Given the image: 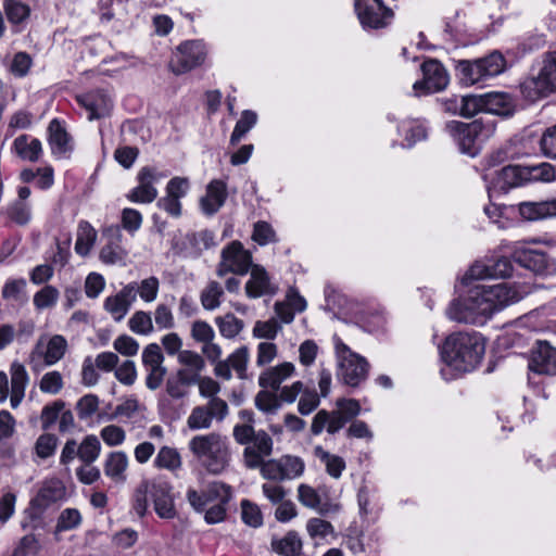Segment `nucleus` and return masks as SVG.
Instances as JSON below:
<instances>
[{
	"label": "nucleus",
	"mask_w": 556,
	"mask_h": 556,
	"mask_svg": "<svg viewBox=\"0 0 556 556\" xmlns=\"http://www.w3.org/2000/svg\"><path fill=\"white\" fill-rule=\"evenodd\" d=\"M460 116L472 117L484 112L483 94H467L460 97Z\"/></svg>",
	"instance_id": "nucleus-49"
},
{
	"label": "nucleus",
	"mask_w": 556,
	"mask_h": 556,
	"mask_svg": "<svg viewBox=\"0 0 556 556\" xmlns=\"http://www.w3.org/2000/svg\"><path fill=\"white\" fill-rule=\"evenodd\" d=\"M254 402L257 409L268 415L276 414L281 407L278 393L273 390L268 391L265 389L260 391L256 394Z\"/></svg>",
	"instance_id": "nucleus-42"
},
{
	"label": "nucleus",
	"mask_w": 556,
	"mask_h": 556,
	"mask_svg": "<svg viewBox=\"0 0 556 556\" xmlns=\"http://www.w3.org/2000/svg\"><path fill=\"white\" fill-rule=\"evenodd\" d=\"M58 438L51 433H43L38 437L35 443V453L45 459L52 456L56 450Z\"/></svg>",
	"instance_id": "nucleus-55"
},
{
	"label": "nucleus",
	"mask_w": 556,
	"mask_h": 556,
	"mask_svg": "<svg viewBox=\"0 0 556 556\" xmlns=\"http://www.w3.org/2000/svg\"><path fill=\"white\" fill-rule=\"evenodd\" d=\"M252 267L251 252L243 245H226L222 252V261L217 267V275L225 276L228 273L245 275Z\"/></svg>",
	"instance_id": "nucleus-17"
},
{
	"label": "nucleus",
	"mask_w": 556,
	"mask_h": 556,
	"mask_svg": "<svg viewBox=\"0 0 556 556\" xmlns=\"http://www.w3.org/2000/svg\"><path fill=\"white\" fill-rule=\"evenodd\" d=\"M505 67L506 60L498 51L476 60H459L456 64L460 81L466 86L496 77L505 71Z\"/></svg>",
	"instance_id": "nucleus-7"
},
{
	"label": "nucleus",
	"mask_w": 556,
	"mask_h": 556,
	"mask_svg": "<svg viewBox=\"0 0 556 556\" xmlns=\"http://www.w3.org/2000/svg\"><path fill=\"white\" fill-rule=\"evenodd\" d=\"M295 374V366L290 362H283L269 367L258 376V384L263 389L278 391L281 384Z\"/></svg>",
	"instance_id": "nucleus-29"
},
{
	"label": "nucleus",
	"mask_w": 556,
	"mask_h": 556,
	"mask_svg": "<svg viewBox=\"0 0 556 556\" xmlns=\"http://www.w3.org/2000/svg\"><path fill=\"white\" fill-rule=\"evenodd\" d=\"M496 123L492 118H477L470 123L451 121L445 124V130L458 146L460 152L475 156L480 144L493 136Z\"/></svg>",
	"instance_id": "nucleus-4"
},
{
	"label": "nucleus",
	"mask_w": 556,
	"mask_h": 556,
	"mask_svg": "<svg viewBox=\"0 0 556 556\" xmlns=\"http://www.w3.org/2000/svg\"><path fill=\"white\" fill-rule=\"evenodd\" d=\"M100 453V440L93 434L86 435L79 444V459L84 464H93L98 459Z\"/></svg>",
	"instance_id": "nucleus-41"
},
{
	"label": "nucleus",
	"mask_w": 556,
	"mask_h": 556,
	"mask_svg": "<svg viewBox=\"0 0 556 556\" xmlns=\"http://www.w3.org/2000/svg\"><path fill=\"white\" fill-rule=\"evenodd\" d=\"M540 148L546 157L556 160V125L543 132L540 139Z\"/></svg>",
	"instance_id": "nucleus-64"
},
{
	"label": "nucleus",
	"mask_w": 556,
	"mask_h": 556,
	"mask_svg": "<svg viewBox=\"0 0 556 556\" xmlns=\"http://www.w3.org/2000/svg\"><path fill=\"white\" fill-rule=\"evenodd\" d=\"M333 343L339 364V377L348 386H359L367 378L368 362L353 352L338 336L333 337Z\"/></svg>",
	"instance_id": "nucleus-9"
},
{
	"label": "nucleus",
	"mask_w": 556,
	"mask_h": 556,
	"mask_svg": "<svg viewBox=\"0 0 556 556\" xmlns=\"http://www.w3.org/2000/svg\"><path fill=\"white\" fill-rule=\"evenodd\" d=\"M228 197L227 184L222 179H213L206 186L205 195L200 199L202 212L212 216L225 204Z\"/></svg>",
	"instance_id": "nucleus-26"
},
{
	"label": "nucleus",
	"mask_w": 556,
	"mask_h": 556,
	"mask_svg": "<svg viewBox=\"0 0 556 556\" xmlns=\"http://www.w3.org/2000/svg\"><path fill=\"white\" fill-rule=\"evenodd\" d=\"M320 397L314 389L303 388L298 403L299 413L303 416L313 413L319 406Z\"/></svg>",
	"instance_id": "nucleus-50"
},
{
	"label": "nucleus",
	"mask_w": 556,
	"mask_h": 556,
	"mask_svg": "<svg viewBox=\"0 0 556 556\" xmlns=\"http://www.w3.org/2000/svg\"><path fill=\"white\" fill-rule=\"evenodd\" d=\"M153 467L159 470L177 472L182 467V459L177 448L164 445L160 447L154 459Z\"/></svg>",
	"instance_id": "nucleus-36"
},
{
	"label": "nucleus",
	"mask_w": 556,
	"mask_h": 556,
	"mask_svg": "<svg viewBox=\"0 0 556 556\" xmlns=\"http://www.w3.org/2000/svg\"><path fill=\"white\" fill-rule=\"evenodd\" d=\"M529 368L539 375H556V348L539 341L532 350Z\"/></svg>",
	"instance_id": "nucleus-24"
},
{
	"label": "nucleus",
	"mask_w": 556,
	"mask_h": 556,
	"mask_svg": "<svg viewBox=\"0 0 556 556\" xmlns=\"http://www.w3.org/2000/svg\"><path fill=\"white\" fill-rule=\"evenodd\" d=\"M64 494L65 489L60 480L46 481L37 495L30 501V507L25 513L29 515L31 520L38 519L47 507L61 500Z\"/></svg>",
	"instance_id": "nucleus-19"
},
{
	"label": "nucleus",
	"mask_w": 556,
	"mask_h": 556,
	"mask_svg": "<svg viewBox=\"0 0 556 556\" xmlns=\"http://www.w3.org/2000/svg\"><path fill=\"white\" fill-rule=\"evenodd\" d=\"M514 260L535 275L552 276L556 273L555 261L541 250L522 248L515 252Z\"/></svg>",
	"instance_id": "nucleus-18"
},
{
	"label": "nucleus",
	"mask_w": 556,
	"mask_h": 556,
	"mask_svg": "<svg viewBox=\"0 0 556 556\" xmlns=\"http://www.w3.org/2000/svg\"><path fill=\"white\" fill-rule=\"evenodd\" d=\"M206 48L201 40H188L180 43L169 62V67L176 75H180L200 66L206 58Z\"/></svg>",
	"instance_id": "nucleus-12"
},
{
	"label": "nucleus",
	"mask_w": 556,
	"mask_h": 556,
	"mask_svg": "<svg viewBox=\"0 0 556 556\" xmlns=\"http://www.w3.org/2000/svg\"><path fill=\"white\" fill-rule=\"evenodd\" d=\"M231 496V488L219 481L208 484L205 491L198 492L197 490L189 489L186 494L189 504L197 511H204L206 506L215 502L216 498L225 501L230 500Z\"/></svg>",
	"instance_id": "nucleus-22"
},
{
	"label": "nucleus",
	"mask_w": 556,
	"mask_h": 556,
	"mask_svg": "<svg viewBox=\"0 0 556 556\" xmlns=\"http://www.w3.org/2000/svg\"><path fill=\"white\" fill-rule=\"evenodd\" d=\"M519 214L527 220H539L546 217L545 201L541 202H521L518 205Z\"/></svg>",
	"instance_id": "nucleus-54"
},
{
	"label": "nucleus",
	"mask_w": 556,
	"mask_h": 556,
	"mask_svg": "<svg viewBox=\"0 0 556 556\" xmlns=\"http://www.w3.org/2000/svg\"><path fill=\"white\" fill-rule=\"evenodd\" d=\"M285 481L300 478L305 470V463L299 456L283 455L279 457Z\"/></svg>",
	"instance_id": "nucleus-43"
},
{
	"label": "nucleus",
	"mask_w": 556,
	"mask_h": 556,
	"mask_svg": "<svg viewBox=\"0 0 556 556\" xmlns=\"http://www.w3.org/2000/svg\"><path fill=\"white\" fill-rule=\"evenodd\" d=\"M274 442L267 432L258 430L255 438L243 450V464L249 469H257L273 453Z\"/></svg>",
	"instance_id": "nucleus-20"
},
{
	"label": "nucleus",
	"mask_w": 556,
	"mask_h": 556,
	"mask_svg": "<svg viewBox=\"0 0 556 556\" xmlns=\"http://www.w3.org/2000/svg\"><path fill=\"white\" fill-rule=\"evenodd\" d=\"M397 132L404 136V142L401 146L410 148L427 138V126L421 119H404L397 125Z\"/></svg>",
	"instance_id": "nucleus-35"
},
{
	"label": "nucleus",
	"mask_w": 556,
	"mask_h": 556,
	"mask_svg": "<svg viewBox=\"0 0 556 556\" xmlns=\"http://www.w3.org/2000/svg\"><path fill=\"white\" fill-rule=\"evenodd\" d=\"M241 517L245 525L257 528L263 523V516L260 507L248 500L241 502Z\"/></svg>",
	"instance_id": "nucleus-56"
},
{
	"label": "nucleus",
	"mask_w": 556,
	"mask_h": 556,
	"mask_svg": "<svg viewBox=\"0 0 556 556\" xmlns=\"http://www.w3.org/2000/svg\"><path fill=\"white\" fill-rule=\"evenodd\" d=\"M257 114L251 110H244L237 122L230 136V144L236 146L256 125Z\"/></svg>",
	"instance_id": "nucleus-39"
},
{
	"label": "nucleus",
	"mask_w": 556,
	"mask_h": 556,
	"mask_svg": "<svg viewBox=\"0 0 556 556\" xmlns=\"http://www.w3.org/2000/svg\"><path fill=\"white\" fill-rule=\"evenodd\" d=\"M48 142L53 155L65 156L73 151L72 137L66 131L65 123L53 118L48 126Z\"/></svg>",
	"instance_id": "nucleus-27"
},
{
	"label": "nucleus",
	"mask_w": 556,
	"mask_h": 556,
	"mask_svg": "<svg viewBox=\"0 0 556 556\" xmlns=\"http://www.w3.org/2000/svg\"><path fill=\"white\" fill-rule=\"evenodd\" d=\"M12 151L23 161L36 163L42 155V144L37 138L23 134L12 143Z\"/></svg>",
	"instance_id": "nucleus-33"
},
{
	"label": "nucleus",
	"mask_w": 556,
	"mask_h": 556,
	"mask_svg": "<svg viewBox=\"0 0 556 556\" xmlns=\"http://www.w3.org/2000/svg\"><path fill=\"white\" fill-rule=\"evenodd\" d=\"M280 330L281 326L276 318L258 320L253 327V336L258 339L274 340Z\"/></svg>",
	"instance_id": "nucleus-52"
},
{
	"label": "nucleus",
	"mask_w": 556,
	"mask_h": 556,
	"mask_svg": "<svg viewBox=\"0 0 556 556\" xmlns=\"http://www.w3.org/2000/svg\"><path fill=\"white\" fill-rule=\"evenodd\" d=\"M178 363L185 368L201 372L205 367L204 358L197 352L182 350L178 354Z\"/></svg>",
	"instance_id": "nucleus-62"
},
{
	"label": "nucleus",
	"mask_w": 556,
	"mask_h": 556,
	"mask_svg": "<svg viewBox=\"0 0 556 556\" xmlns=\"http://www.w3.org/2000/svg\"><path fill=\"white\" fill-rule=\"evenodd\" d=\"M64 386L61 372L56 370L46 372L39 382V389L42 393L58 394Z\"/></svg>",
	"instance_id": "nucleus-51"
},
{
	"label": "nucleus",
	"mask_w": 556,
	"mask_h": 556,
	"mask_svg": "<svg viewBox=\"0 0 556 556\" xmlns=\"http://www.w3.org/2000/svg\"><path fill=\"white\" fill-rule=\"evenodd\" d=\"M513 273V263L508 257L501 256L475 262L459 278L462 286H469L472 281L484 279H501L509 277Z\"/></svg>",
	"instance_id": "nucleus-10"
},
{
	"label": "nucleus",
	"mask_w": 556,
	"mask_h": 556,
	"mask_svg": "<svg viewBox=\"0 0 556 556\" xmlns=\"http://www.w3.org/2000/svg\"><path fill=\"white\" fill-rule=\"evenodd\" d=\"M527 174L528 172L526 166H504L501 170L496 172V182L493 186V189L500 188L506 192L510 188L518 187L528 181ZM488 191L491 197L492 188L488 187Z\"/></svg>",
	"instance_id": "nucleus-30"
},
{
	"label": "nucleus",
	"mask_w": 556,
	"mask_h": 556,
	"mask_svg": "<svg viewBox=\"0 0 556 556\" xmlns=\"http://www.w3.org/2000/svg\"><path fill=\"white\" fill-rule=\"evenodd\" d=\"M41 549L40 542L38 538L30 533L24 535L17 546L15 547L13 555L14 556H29V555H37Z\"/></svg>",
	"instance_id": "nucleus-57"
},
{
	"label": "nucleus",
	"mask_w": 556,
	"mask_h": 556,
	"mask_svg": "<svg viewBox=\"0 0 556 556\" xmlns=\"http://www.w3.org/2000/svg\"><path fill=\"white\" fill-rule=\"evenodd\" d=\"M99 399L93 394L83 396L76 405V412L79 419L85 420L90 418L98 409Z\"/></svg>",
	"instance_id": "nucleus-63"
},
{
	"label": "nucleus",
	"mask_w": 556,
	"mask_h": 556,
	"mask_svg": "<svg viewBox=\"0 0 556 556\" xmlns=\"http://www.w3.org/2000/svg\"><path fill=\"white\" fill-rule=\"evenodd\" d=\"M129 459L125 452L115 451L109 453L103 463V470L106 477L116 483L126 481V471L128 468Z\"/></svg>",
	"instance_id": "nucleus-34"
},
{
	"label": "nucleus",
	"mask_w": 556,
	"mask_h": 556,
	"mask_svg": "<svg viewBox=\"0 0 556 556\" xmlns=\"http://www.w3.org/2000/svg\"><path fill=\"white\" fill-rule=\"evenodd\" d=\"M354 8L365 30L386 28L393 18L392 10L382 0H355Z\"/></svg>",
	"instance_id": "nucleus-11"
},
{
	"label": "nucleus",
	"mask_w": 556,
	"mask_h": 556,
	"mask_svg": "<svg viewBox=\"0 0 556 556\" xmlns=\"http://www.w3.org/2000/svg\"><path fill=\"white\" fill-rule=\"evenodd\" d=\"M274 549L283 556H295L302 548V542L295 533H288L281 540L274 542Z\"/></svg>",
	"instance_id": "nucleus-48"
},
{
	"label": "nucleus",
	"mask_w": 556,
	"mask_h": 556,
	"mask_svg": "<svg viewBox=\"0 0 556 556\" xmlns=\"http://www.w3.org/2000/svg\"><path fill=\"white\" fill-rule=\"evenodd\" d=\"M152 502L154 510L160 518L173 519L176 517L173 486L162 479H153L143 483L136 494L135 510L144 515L148 509V502Z\"/></svg>",
	"instance_id": "nucleus-5"
},
{
	"label": "nucleus",
	"mask_w": 556,
	"mask_h": 556,
	"mask_svg": "<svg viewBox=\"0 0 556 556\" xmlns=\"http://www.w3.org/2000/svg\"><path fill=\"white\" fill-rule=\"evenodd\" d=\"M59 296V290L51 285H47L34 294L33 304L38 311L52 308L58 303Z\"/></svg>",
	"instance_id": "nucleus-44"
},
{
	"label": "nucleus",
	"mask_w": 556,
	"mask_h": 556,
	"mask_svg": "<svg viewBox=\"0 0 556 556\" xmlns=\"http://www.w3.org/2000/svg\"><path fill=\"white\" fill-rule=\"evenodd\" d=\"M188 447L210 473L219 475L229 466V442L219 433L195 435L189 441Z\"/></svg>",
	"instance_id": "nucleus-3"
},
{
	"label": "nucleus",
	"mask_w": 556,
	"mask_h": 556,
	"mask_svg": "<svg viewBox=\"0 0 556 556\" xmlns=\"http://www.w3.org/2000/svg\"><path fill=\"white\" fill-rule=\"evenodd\" d=\"M191 338L198 343H207L215 338L213 327L204 320H195L191 325Z\"/></svg>",
	"instance_id": "nucleus-58"
},
{
	"label": "nucleus",
	"mask_w": 556,
	"mask_h": 556,
	"mask_svg": "<svg viewBox=\"0 0 556 556\" xmlns=\"http://www.w3.org/2000/svg\"><path fill=\"white\" fill-rule=\"evenodd\" d=\"M257 469L264 479L269 480L268 482L285 481L279 458L264 460Z\"/></svg>",
	"instance_id": "nucleus-59"
},
{
	"label": "nucleus",
	"mask_w": 556,
	"mask_h": 556,
	"mask_svg": "<svg viewBox=\"0 0 556 556\" xmlns=\"http://www.w3.org/2000/svg\"><path fill=\"white\" fill-rule=\"evenodd\" d=\"M136 299L137 283L130 282L115 295L108 296L104 301V308L116 321H121L127 315Z\"/></svg>",
	"instance_id": "nucleus-25"
},
{
	"label": "nucleus",
	"mask_w": 556,
	"mask_h": 556,
	"mask_svg": "<svg viewBox=\"0 0 556 556\" xmlns=\"http://www.w3.org/2000/svg\"><path fill=\"white\" fill-rule=\"evenodd\" d=\"M8 217L20 226L31 220V204L29 202L13 201L7 208Z\"/></svg>",
	"instance_id": "nucleus-46"
},
{
	"label": "nucleus",
	"mask_w": 556,
	"mask_h": 556,
	"mask_svg": "<svg viewBox=\"0 0 556 556\" xmlns=\"http://www.w3.org/2000/svg\"><path fill=\"white\" fill-rule=\"evenodd\" d=\"M228 415V404L223 399H211L205 405L192 408L187 418L191 430H204L212 426L214 419L222 421Z\"/></svg>",
	"instance_id": "nucleus-13"
},
{
	"label": "nucleus",
	"mask_w": 556,
	"mask_h": 556,
	"mask_svg": "<svg viewBox=\"0 0 556 556\" xmlns=\"http://www.w3.org/2000/svg\"><path fill=\"white\" fill-rule=\"evenodd\" d=\"M463 287L466 290L450 302L445 315L453 321L475 326H483L494 314L518 303L532 291L526 282L486 286L472 281Z\"/></svg>",
	"instance_id": "nucleus-1"
},
{
	"label": "nucleus",
	"mask_w": 556,
	"mask_h": 556,
	"mask_svg": "<svg viewBox=\"0 0 556 556\" xmlns=\"http://www.w3.org/2000/svg\"><path fill=\"white\" fill-rule=\"evenodd\" d=\"M306 530L312 538L325 539L334 533L332 525L320 518H311L306 523Z\"/></svg>",
	"instance_id": "nucleus-60"
},
{
	"label": "nucleus",
	"mask_w": 556,
	"mask_h": 556,
	"mask_svg": "<svg viewBox=\"0 0 556 556\" xmlns=\"http://www.w3.org/2000/svg\"><path fill=\"white\" fill-rule=\"evenodd\" d=\"M278 290V282L271 279L264 267L258 265L251 267L250 279L245 285V293L249 298L273 296Z\"/></svg>",
	"instance_id": "nucleus-23"
},
{
	"label": "nucleus",
	"mask_w": 556,
	"mask_h": 556,
	"mask_svg": "<svg viewBox=\"0 0 556 556\" xmlns=\"http://www.w3.org/2000/svg\"><path fill=\"white\" fill-rule=\"evenodd\" d=\"M485 353V340L479 332H454L440 346V356L445 367L441 376L445 380L456 375L470 372L481 363Z\"/></svg>",
	"instance_id": "nucleus-2"
},
{
	"label": "nucleus",
	"mask_w": 556,
	"mask_h": 556,
	"mask_svg": "<svg viewBox=\"0 0 556 556\" xmlns=\"http://www.w3.org/2000/svg\"><path fill=\"white\" fill-rule=\"evenodd\" d=\"M163 177L155 168L142 167L137 175L138 186L127 193V199L134 203H152L159 194L154 185Z\"/></svg>",
	"instance_id": "nucleus-16"
},
{
	"label": "nucleus",
	"mask_w": 556,
	"mask_h": 556,
	"mask_svg": "<svg viewBox=\"0 0 556 556\" xmlns=\"http://www.w3.org/2000/svg\"><path fill=\"white\" fill-rule=\"evenodd\" d=\"M127 252L122 245H103L100 251V260L108 265H125Z\"/></svg>",
	"instance_id": "nucleus-53"
},
{
	"label": "nucleus",
	"mask_w": 556,
	"mask_h": 556,
	"mask_svg": "<svg viewBox=\"0 0 556 556\" xmlns=\"http://www.w3.org/2000/svg\"><path fill=\"white\" fill-rule=\"evenodd\" d=\"M67 348V340L61 334L42 336L30 353V361L40 359L45 366H53L64 357Z\"/></svg>",
	"instance_id": "nucleus-15"
},
{
	"label": "nucleus",
	"mask_w": 556,
	"mask_h": 556,
	"mask_svg": "<svg viewBox=\"0 0 556 556\" xmlns=\"http://www.w3.org/2000/svg\"><path fill=\"white\" fill-rule=\"evenodd\" d=\"M224 294L223 287L217 281H211L201 293V304L207 311H214L220 305Z\"/></svg>",
	"instance_id": "nucleus-47"
},
{
	"label": "nucleus",
	"mask_w": 556,
	"mask_h": 556,
	"mask_svg": "<svg viewBox=\"0 0 556 556\" xmlns=\"http://www.w3.org/2000/svg\"><path fill=\"white\" fill-rule=\"evenodd\" d=\"M3 10L13 26L24 24L30 16V8L22 0H3Z\"/></svg>",
	"instance_id": "nucleus-38"
},
{
	"label": "nucleus",
	"mask_w": 556,
	"mask_h": 556,
	"mask_svg": "<svg viewBox=\"0 0 556 556\" xmlns=\"http://www.w3.org/2000/svg\"><path fill=\"white\" fill-rule=\"evenodd\" d=\"M129 329L137 334L148 336L154 330L152 317L150 313L144 311H137L128 320Z\"/></svg>",
	"instance_id": "nucleus-45"
},
{
	"label": "nucleus",
	"mask_w": 556,
	"mask_h": 556,
	"mask_svg": "<svg viewBox=\"0 0 556 556\" xmlns=\"http://www.w3.org/2000/svg\"><path fill=\"white\" fill-rule=\"evenodd\" d=\"M299 502L311 509H314L320 515L334 514L340 510V505L331 502H323L319 493L308 484H300L298 486Z\"/></svg>",
	"instance_id": "nucleus-28"
},
{
	"label": "nucleus",
	"mask_w": 556,
	"mask_h": 556,
	"mask_svg": "<svg viewBox=\"0 0 556 556\" xmlns=\"http://www.w3.org/2000/svg\"><path fill=\"white\" fill-rule=\"evenodd\" d=\"M361 413L358 401L353 399H338L336 409L328 412L320 409L313 418L311 432L319 435L324 430L329 434H336L344 426L352 421Z\"/></svg>",
	"instance_id": "nucleus-8"
},
{
	"label": "nucleus",
	"mask_w": 556,
	"mask_h": 556,
	"mask_svg": "<svg viewBox=\"0 0 556 556\" xmlns=\"http://www.w3.org/2000/svg\"><path fill=\"white\" fill-rule=\"evenodd\" d=\"M314 456L325 466L326 472L333 479H339L346 468L345 460L336 454H331L321 446L314 447Z\"/></svg>",
	"instance_id": "nucleus-37"
},
{
	"label": "nucleus",
	"mask_w": 556,
	"mask_h": 556,
	"mask_svg": "<svg viewBox=\"0 0 556 556\" xmlns=\"http://www.w3.org/2000/svg\"><path fill=\"white\" fill-rule=\"evenodd\" d=\"M81 522V515L75 508L64 509L56 523V531H67L77 528Z\"/></svg>",
	"instance_id": "nucleus-61"
},
{
	"label": "nucleus",
	"mask_w": 556,
	"mask_h": 556,
	"mask_svg": "<svg viewBox=\"0 0 556 556\" xmlns=\"http://www.w3.org/2000/svg\"><path fill=\"white\" fill-rule=\"evenodd\" d=\"M519 90L521 96L530 102L556 92V51L543 55L536 74L526 77L519 84Z\"/></svg>",
	"instance_id": "nucleus-6"
},
{
	"label": "nucleus",
	"mask_w": 556,
	"mask_h": 556,
	"mask_svg": "<svg viewBox=\"0 0 556 556\" xmlns=\"http://www.w3.org/2000/svg\"><path fill=\"white\" fill-rule=\"evenodd\" d=\"M215 324L218 327L219 333L226 339L236 338L244 327L243 320L231 313L216 317Z\"/></svg>",
	"instance_id": "nucleus-40"
},
{
	"label": "nucleus",
	"mask_w": 556,
	"mask_h": 556,
	"mask_svg": "<svg viewBox=\"0 0 556 556\" xmlns=\"http://www.w3.org/2000/svg\"><path fill=\"white\" fill-rule=\"evenodd\" d=\"M483 104L484 112L501 116H510L516 109L514 98L501 91L483 93Z\"/></svg>",
	"instance_id": "nucleus-31"
},
{
	"label": "nucleus",
	"mask_w": 556,
	"mask_h": 556,
	"mask_svg": "<svg viewBox=\"0 0 556 556\" xmlns=\"http://www.w3.org/2000/svg\"><path fill=\"white\" fill-rule=\"evenodd\" d=\"M76 101L89 113L90 121L106 116L113 106L112 96L104 89H94L78 94Z\"/></svg>",
	"instance_id": "nucleus-21"
},
{
	"label": "nucleus",
	"mask_w": 556,
	"mask_h": 556,
	"mask_svg": "<svg viewBox=\"0 0 556 556\" xmlns=\"http://www.w3.org/2000/svg\"><path fill=\"white\" fill-rule=\"evenodd\" d=\"M424 78L413 85L416 96L442 91L448 85V74L437 60H429L421 65Z\"/></svg>",
	"instance_id": "nucleus-14"
},
{
	"label": "nucleus",
	"mask_w": 556,
	"mask_h": 556,
	"mask_svg": "<svg viewBox=\"0 0 556 556\" xmlns=\"http://www.w3.org/2000/svg\"><path fill=\"white\" fill-rule=\"evenodd\" d=\"M11 374V396L12 408H17L25 396V390L29 382V376L25 366L18 362H13L10 367Z\"/></svg>",
	"instance_id": "nucleus-32"
}]
</instances>
